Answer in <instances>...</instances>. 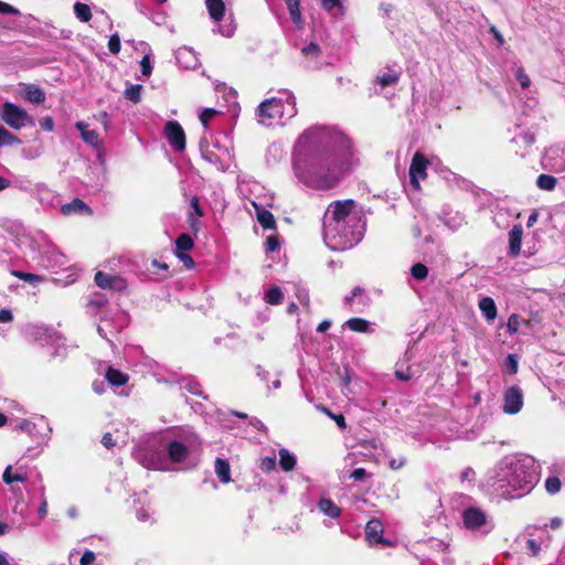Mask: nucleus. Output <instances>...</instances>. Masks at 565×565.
Listing matches in <instances>:
<instances>
[{"instance_id":"obj_1","label":"nucleus","mask_w":565,"mask_h":565,"mask_svg":"<svg viewBox=\"0 0 565 565\" xmlns=\"http://www.w3.org/2000/svg\"><path fill=\"white\" fill-rule=\"evenodd\" d=\"M539 481L536 460L527 455H509L487 473V487L505 499L521 498Z\"/></svg>"},{"instance_id":"obj_2","label":"nucleus","mask_w":565,"mask_h":565,"mask_svg":"<svg viewBox=\"0 0 565 565\" xmlns=\"http://www.w3.org/2000/svg\"><path fill=\"white\" fill-rule=\"evenodd\" d=\"M339 148L332 152L312 154L303 164L294 163L298 180L305 185L316 190H330L334 188L340 178L351 167V142L339 137Z\"/></svg>"},{"instance_id":"obj_3","label":"nucleus","mask_w":565,"mask_h":565,"mask_svg":"<svg viewBox=\"0 0 565 565\" xmlns=\"http://www.w3.org/2000/svg\"><path fill=\"white\" fill-rule=\"evenodd\" d=\"M351 199L332 202L323 217V239L332 250H347L355 246L363 236L361 217Z\"/></svg>"},{"instance_id":"obj_4","label":"nucleus","mask_w":565,"mask_h":565,"mask_svg":"<svg viewBox=\"0 0 565 565\" xmlns=\"http://www.w3.org/2000/svg\"><path fill=\"white\" fill-rule=\"evenodd\" d=\"M297 114L296 97L287 89L280 90L278 97L262 102L256 110L258 122L264 126H271L275 120L282 121L290 119Z\"/></svg>"},{"instance_id":"obj_5","label":"nucleus","mask_w":565,"mask_h":565,"mask_svg":"<svg viewBox=\"0 0 565 565\" xmlns=\"http://www.w3.org/2000/svg\"><path fill=\"white\" fill-rule=\"evenodd\" d=\"M199 445L198 436L191 430H184L178 439L167 444L168 456L172 462H183Z\"/></svg>"},{"instance_id":"obj_6","label":"nucleus","mask_w":565,"mask_h":565,"mask_svg":"<svg viewBox=\"0 0 565 565\" xmlns=\"http://www.w3.org/2000/svg\"><path fill=\"white\" fill-rule=\"evenodd\" d=\"M0 117L8 126L15 130L33 124L31 116L22 107L10 102H6L1 106Z\"/></svg>"},{"instance_id":"obj_7","label":"nucleus","mask_w":565,"mask_h":565,"mask_svg":"<svg viewBox=\"0 0 565 565\" xmlns=\"http://www.w3.org/2000/svg\"><path fill=\"white\" fill-rule=\"evenodd\" d=\"M429 164L427 158L420 153L416 152L413 156L411 167H409V180L411 184L415 190H419V181L424 180L427 177L426 170Z\"/></svg>"},{"instance_id":"obj_8","label":"nucleus","mask_w":565,"mask_h":565,"mask_svg":"<svg viewBox=\"0 0 565 565\" xmlns=\"http://www.w3.org/2000/svg\"><path fill=\"white\" fill-rule=\"evenodd\" d=\"M523 406V393L518 385L508 387L503 394L502 409L505 414H518Z\"/></svg>"},{"instance_id":"obj_9","label":"nucleus","mask_w":565,"mask_h":565,"mask_svg":"<svg viewBox=\"0 0 565 565\" xmlns=\"http://www.w3.org/2000/svg\"><path fill=\"white\" fill-rule=\"evenodd\" d=\"M164 135L169 145L178 152L185 149V134L178 121L170 120L164 126Z\"/></svg>"},{"instance_id":"obj_10","label":"nucleus","mask_w":565,"mask_h":565,"mask_svg":"<svg viewBox=\"0 0 565 565\" xmlns=\"http://www.w3.org/2000/svg\"><path fill=\"white\" fill-rule=\"evenodd\" d=\"M462 520L467 529L478 530L487 524L486 513L478 508H468L462 512Z\"/></svg>"},{"instance_id":"obj_11","label":"nucleus","mask_w":565,"mask_h":565,"mask_svg":"<svg viewBox=\"0 0 565 565\" xmlns=\"http://www.w3.org/2000/svg\"><path fill=\"white\" fill-rule=\"evenodd\" d=\"M383 524L379 520H371L365 526L366 539L370 544L384 543L383 540Z\"/></svg>"},{"instance_id":"obj_12","label":"nucleus","mask_w":565,"mask_h":565,"mask_svg":"<svg viewBox=\"0 0 565 565\" xmlns=\"http://www.w3.org/2000/svg\"><path fill=\"white\" fill-rule=\"evenodd\" d=\"M523 228L520 224H515L509 232V254L516 257L521 250Z\"/></svg>"},{"instance_id":"obj_13","label":"nucleus","mask_w":565,"mask_h":565,"mask_svg":"<svg viewBox=\"0 0 565 565\" xmlns=\"http://www.w3.org/2000/svg\"><path fill=\"white\" fill-rule=\"evenodd\" d=\"M62 212L65 215L93 213L92 209L81 199H74L72 202L62 205Z\"/></svg>"},{"instance_id":"obj_14","label":"nucleus","mask_w":565,"mask_h":565,"mask_svg":"<svg viewBox=\"0 0 565 565\" xmlns=\"http://www.w3.org/2000/svg\"><path fill=\"white\" fill-rule=\"evenodd\" d=\"M77 130L81 131V137L84 142L92 147L98 148L100 145L99 136L95 130H88L87 125L84 121H77L75 124Z\"/></svg>"},{"instance_id":"obj_15","label":"nucleus","mask_w":565,"mask_h":565,"mask_svg":"<svg viewBox=\"0 0 565 565\" xmlns=\"http://www.w3.org/2000/svg\"><path fill=\"white\" fill-rule=\"evenodd\" d=\"M23 97L33 104H42L45 100V93L34 84H28L22 90Z\"/></svg>"},{"instance_id":"obj_16","label":"nucleus","mask_w":565,"mask_h":565,"mask_svg":"<svg viewBox=\"0 0 565 565\" xmlns=\"http://www.w3.org/2000/svg\"><path fill=\"white\" fill-rule=\"evenodd\" d=\"M205 6L210 18L215 22L222 21L225 14V4L223 0H205Z\"/></svg>"},{"instance_id":"obj_17","label":"nucleus","mask_w":565,"mask_h":565,"mask_svg":"<svg viewBox=\"0 0 565 565\" xmlns=\"http://www.w3.org/2000/svg\"><path fill=\"white\" fill-rule=\"evenodd\" d=\"M479 309L487 321L491 322L497 318V306L491 297L480 299Z\"/></svg>"},{"instance_id":"obj_18","label":"nucleus","mask_w":565,"mask_h":565,"mask_svg":"<svg viewBox=\"0 0 565 565\" xmlns=\"http://www.w3.org/2000/svg\"><path fill=\"white\" fill-rule=\"evenodd\" d=\"M28 473L22 468H19L14 473L12 472V466H7L3 471L2 480L6 484H12L13 482H25L28 480Z\"/></svg>"},{"instance_id":"obj_19","label":"nucleus","mask_w":565,"mask_h":565,"mask_svg":"<svg viewBox=\"0 0 565 565\" xmlns=\"http://www.w3.org/2000/svg\"><path fill=\"white\" fill-rule=\"evenodd\" d=\"M254 205L256 209V216H257L258 223L266 230L275 228L276 221H275L273 213L262 206H258L256 204H254Z\"/></svg>"},{"instance_id":"obj_20","label":"nucleus","mask_w":565,"mask_h":565,"mask_svg":"<svg viewBox=\"0 0 565 565\" xmlns=\"http://www.w3.org/2000/svg\"><path fill=\"white\" fill-rule=\"evenodd\" d=\"M214 470L222 483H228L231 481V467L225 459L217 458L214 463Z\"/></svg>"},{"instance_id":"obj_21","label":"nucleus","mask_w":565,"mask_h":565,"mask_svg":"<svg viewBox=\"0 0 565 565\" xmlns=\"http://www.w3.org/2000/svg\"><path fill=\"white\" fill-rule=\"evenodd\" d=\"M105 379L107 380V382L110 385L121 386L128 382L129 376L127 374L120 372L119 370H117L113 366H109L105 374Z\"/></svg>"},{"instance_id":"obj_22","label":"nucleus","mask_w":565,"mask_h":565,"mask_svg":"<svg viewBox=\"0 0 565 565\" xmlns=\"http://www.w3.org/2000/svg\"><path fill=\"white\" fill-rule=\"evenodd\" d=\"M319 510L324 514L332 519H337L341 514V509L330 499L322 498L318 502Z\"/></svg>"},{"instance_id":"obj_23","label":"nucleus","mask_w":565,"mask_h":565,"mask_svg":"<svg viewBox=\"0 0 565 565\" xmlns=\"http://www.w3.org/2000/svg\"><path fill=\"white\" fill-rule=\"evenodd\" d=\"M345 324L351 331L362 332V333H371L373 329L371 328V323L363 318H351Z\"/></svg>"},{"instance_id":"obj_24","label":"nucleus","mask_w":565,"mask_h":565,"mask_svg":"<svg viewBox=\"0 0 565 565\" xmlns=\"http://www.w3.org/2000/svg\"><path fill=\"white\" fill-rule=\"evenodd\" d=\"M291 21L298 26H302V14L299 0H285Z\"/></svg>"},{"instance_id":"obj_25","label":"nucleus","mask_w":565,"mask_h":565,"mask_svg":"<svg viewBox=\"0 0 565 565\" xmlns=\"http://www.w3.org/2000/svg\"><path fill=\"white\" fill-rule=\"evenodd\" d=\"M297 459L289 450L281 448L279 450V465L286 472L291 471L296 466Z\"/></svg>"},{"instance_id":"obj_26","label":"nucleus","mask_w":565,"mask_h":565,"mask_svg":"<svg viewBox=\"0 0 565 565\" xmlns=\"http://www.w3.org/2000/svg\"><path fill=\"white\" fill-rule=\"evenodd\" d=\"M282 299H284V295H282V291L279 287L277 286H274V287H270L266 294H265V297H264V300L268 303V305H273V306H276V305H279L282 302Z\"/></svg>"},{"instance_id":"obj_27","label":"nucleus","mask_w":565,"mask_h":565,"mask_svg":"<svg viewBox=\"0 0 565 565\" xmlns=\"http://www.w3.org/2000/svg\"><path fill=\"white\" fill-rule=\"evenodd\" d=\"M557 184V179L550 174H540L536 179V185L544 191H553Z\"/></svg>"},{"instance_id":"obj_28","label":"nucleus","mask_w":565,"mask_h":565,"mask_svg":"<svg viewBox=\"0 0 565 565\" xmlns=\"http://www.w3.org/2000/svg\"><path fill=\"white\" fill-rule=\"evenodd\" d=\"M194 246V242L189 234H181L175 241V254L177 253H185L192 249Z\"/></svg>"},{"instance_id":"obj_29","label":"nucleus","mask_w":565,"mask_h":565,"mask_svg":"<svg viewBox=\"0 0 565 565\" xmlns=\"http://www.w3.org/2000/svg\"><path fill=\"white\" fill-rule=\"evenodd\" d=\"M20 139L0 125V147L19 145Z\"/></svg>"},{"instance_id":"obj_30","label":"nucleus","mask_w":565,"mask_h":565,"mask_svg":"<svg viewBox=\"0 0 565 565\" xmlns=\"http://www.w3.org/2000/svg\"><path fill=\"white\" fill-rule=\"evenodd\" d=\"M74 13L82 22H88L92 19L90 8L82 2H76L74 4Z\"/></svg>"},{"instance_id":"obj_31","label":"nucleus","mask_w":565,"mask_h":565,"mask_svg":"<svg viewBox=\"0 0 565 565\" xmlns=\"http://www.w3.org/2000/svg\"><path fill=\"white\" fill-rule=\"evenodd\" d=\"M399 79V74L396 72L384 73L381 76H377L376 82L381 85L382 88L392 86L396 84Z\"/></svg>"},{"instance_id":"obj_32","label":"nucleus","mask_w":565,"mask_h":565,"mask_svg":"<svg viewBox=\"0 0 565 565\" xmlns=\"http://www.w3.org/2000/svg\"><path fill=\"white\" fill-rule=\"evenodd\" d=\"M141 90H142L141 85H139V84L131 85L125 89L124 96L130 102L139 103L141 99Z\"/></svg>"},{"instance_id":"obj_33","label":"nucleus","mask_w":565,"mask_h":565,"mask_svg":"<svg viewBox=\"0 0 565 565\" xmlns=\"http://www.w3.org/2000/svg\"><path fill=\"white\" fill-rule=\"evenodd\" d=\"M301 53L305 57L316 60L320 56L321 49L317 43L311 42L301 49Z\"/></svg>"},{"instance_id":"obj_34","label":"nucleus","mask_w":565,"mask_h":565,"mask_svg":"<svg viewBox=\"0 0 565 565\" xmlns=\"http://www.w3.org/2000/svg\"><path fill=\"white\" fill-rule=\"evenodd\" d=\"M411 274L416 280H424L428 276V268L420 263L412 266Z\"/></svg>"},{"instance_id":"obj_35","label":"nucleus","mask_w":565,"mask_h":565,"mask_svg":"<svg viewBox=\"0 0 565 565\" xmlns=\"http://www.w3.org/2000/svg\"><path fill=\"white\" fill-rule=\"evenodd\" d=\"M113 276L114 275H109V274H106L103 271H97L95 274V282L102 289H109V286L111 282L110 279L113 278Z\"/></svg>"},{"instance_id":"obj_36","label":"nucleus","mask_w":565,"mask_h":565,"mask_svg":"<svg viewBox=\"0 0 565 565\" xmlns=\"http://www.w3.org/2000/svg\"><path fill=\"white\" fill-rule=\"evenodd\" d=\"M12 275L18 277L19 279L30 282V284H35V282L43 280V278L39 275L31 274V273H24V271H20V270H13Z\"/></svg>"},{"instance_id":"obj_37","label":"nucleus","mask_w":565,"mask_h":565,"mask_svg":"<svg viewBox=\"0 0 565 565\" xmlns=\"http://www.w3.org/2000/svg\"><path fill=\"white\" fill-rule=\"evenodd\" d=\"M561 480L557 477H548L545 481V489L550 494H556L561 490Z\"/></svg>"},{"instance_id":"obj_38","label":"nucleus","mask_w":565,"mask_h":565,"mask_svg":"<svg viewBox=\"0 0 565 565\" xmlns=\"http://www.w3.org/2000/svg\"><path fill=\"white\" fill-rule=\"evenodd\" d=\"M110 286L109 289L116 290V291H122L127 288V281L122 277L118 275H114L110 279Z\"/></svg>"},{"instance_id":"obj_39","label":"nucleus","mask_w":565,"mask_h":565,"mask_svg":"<svg viewBox=\"0 0 565 565\" xmlns=\"http://www.w3.org/2000/svg\"><path fill=\"white\" fill-rule=\"evenodd\" d=\"M320 409L330 418H332L341 429H344L347 427L345 418L342 414H333L331 411L323 406Z\"/></svg>"},{"instance_id":"obj_40","label":"nucleus","mask_w":565,"mask_h":565,"mask_svg":"<svg viewBox=\"0 0 565 565\" xmlns=\"http://www.w3.org/2000/svg\"><path fill=\"white\" fill-rule=\"evenodd\" d=\"M259 468L265 471L269 472L273 471L276 468V457H265L260 459Z\"/></svg>"},{"instance_id":"obj_41","label":"nucleus","mask_w":565,"mask_h":565,"mask_svg":"<svg viewBox=\"0 0 565 565\" xmlns=\"http://www.w3.org/2000/svg\"><path fill=\"white\" fill-rule=\"evenodd\" d=\"M120 38L117 33L113 34L110 38H109V41H108V50L110 51V53L113 54H118L119 51H120Z\"/></svg>"},{"instance_id":"obj_42","label":"nucleus","mask_w":565,"mask_h":565,"mask_svg":"<svg viewBox=\"0 0 565 565\" xmlns=\"http://www.w3.org/2000/svg\"><path fill=\"white\" fill-rule=\"evenodd\" d=\"M217 114L214 108H205L200 114V121L203 126H207V122Z\"/></svg>"},{"instance_id":"obj_43","label":"nucleus","mask_w":565,"mask_h":565,"mask_svg":"<svg viewBox=\"0 0 565 565\" xmlns=\"http://www.w3.org/2000/svg\"><path fill=\"white\" fill-rule=\"evenodd\" d=\"M508 330L510 333H516L520 327V318L518 315L513 313L508 319Z\"/></svg>"},{"instance_id":"obj_44","label":"nucleus","mask_w":565,"mask_h":565,"mask_svg":"<svg viewBox=\"0 0 565 565\" xmlns=\"http://www.w3.org/2000/svg\"><path fill=\"white\" fill-rule=\"evenodd\" d=\"M515 77L522 88H526L530 86V83H531L530 77L526 75V73L524 72V70L522 67L518 68L516 73H515Z\"/></svg>"},{"instance_id":"obj_45","label":"nucleus","mask_w":565,"mask_h":565,"mask_svg":"<svg viewBox=\"0 0 565 565\" xmlns=\"http://www.w3.org/2000/svg\"><path fill=\"white\" fill-rule=\"evenodd\" d=\"M141 74L149 76L152 72V65L149 55H145L140 61Z\"/></svg>"},{"instance_id":"obj_46","label":"nucleus","mask_w":565,"mask_h":565,"mask_svg":"<svg viewBox=\"0 0 565 565\" xmlns=\"http://www.w3.org/2000/svg\"><path fill=\"white\" fill-rule=\"evenodd\" d=\"M266 252L268 253H273L275 250H277L279 248V241H278V237L277 236H268L266 238Z\"/></svg>"},{"instance_id":"obj_47","label":"nucleus","mask_w":565,"mask_h":565,"mask_svg":"<svg viewBox=\"0 0 565 565\" xmlns=\"http://www.w3.org/2000/svg\"><path fill=\"white\" fill-rule=\"evenodd\" d=\"M367 476L369 475L364 468H356L351 472L350 478L354 479L355 481H363L367 478Z\"/></svg>"},{"instance_id":"obj_48","label":"nucleus","mask_w":565,"mask_h":565,"mask_svg":"<svg viewBox=\"0 0 565 565\" xmlns=\"http://www.w3.org/2000/svg\"><path fill=\"white\" fill-rule=\"evenodd\" d=\"M35 427L36 425L28 419H23L18 426L20 430L26 431L30 435L34 433Z\"/></svg>"},{"instance_id":"obj_49","label":"nucleus","mask_w":565,"mask_h":565,"mask_svg":"<svg viewBox=\"0 0 565 565\" xmlns=\"http://www.w3.org/2000/svg\"><path fill=\"white\" fill-rule=\"evenodd\" d=\"M178 256V258L183 263V265L186 267V268H193L194 267V260L193 258L186 254V253H177L175 254Z\"/></svg>"},{"instance_id":"obj_50","label":"nucleus","mask_w":565,"mask_h":565,"mask_svg":"<svg viewBox=\"0 0 565 565\" xmlns=\"http://www.w3.org/2000/svg\"><path fill=\"white\" fill-rule=\"evenodd\" d=\"M33 329H34L33 337L36 341H41L42 337L50 335V333L52 332V330L44 328V327H34Z\"/></svg>"},{"instance_id":"obj_51","label":"nucleus","mask_w":565,"mask_h":565,"mask_svg":"<svg viewBox=\"0 0 565 565\" xmlns=\"http://www.w3.org/2000/svg\"><path fill=\"white\" fill-rule=\"evenodd\" d=\"M0 13L18 15L20 11L11 4L0 1Z\"/></svg>"},{"instance_id":"obj_52","label":"nucleus","mask_w":565,"mask_h":565,"mask_svg":"<svg viewBox=\"0 0 565 565\" xmlns=\"http://www.w3.org/2000/svg\"><path fill=\"white\" fill-rule=\"evenodd\" d=\"M234 31H235V26L232 23L225 24V25H220L217 28V32L226 38H231L234 34Z\"/></svg>"},{"instance_id":"obj_53","label":"nucleus","mask_w":565,"mask_h":565,"mask_svg":"<svg viewBox=\"0 0 565 565\" xmlns=\"http://www.w3.org/2000/svg\"><path fill=\"white\" fill-rule=\"evenodd\" d=\"M95 554L92 551H85L81 557V565H92L95 562Z\"/></svg>"},{"instance_id":"obj_54","label":"nucleus","mask_w":565,"mask_h":565,"mask_svg":"<svg viewBox=\"0 0 565 565\" xmlns=\"http://www.w3.org/2000/svg\"><path fill=\"white\" fill-rule=\"evenodd\" d=\"M526 547L533 556H536L541 551V545L533 539L526 541Z\"/></svg>"},{"instance_id":"obj_55","label":"nucleus","mask_w":565,"mask_h":565,"mask_svg":"<svg viewBox=\"0 0 565 565\" xmlns=\"http://www.w3.org/2000/svg\"><path fill=\"white\" fill-rule=\"evenodd\" d=\"M507 365L509 367L510 373L514 374L518 372V360L513 354L508 355Z\"/></svg>"},{"instance_id":"obj_56","label":"nucleus","mask_w":565,"mask_h":565,"mask_svg":"<svg viewBox=\"0 0 565 565\" xmlns=\"http://www.w3.org/2000/svg\"><path fill=\"white\" fill-rule=\"evenodd\" d=\"M182 387L193 395H201L200 385L196 382H188Z\"/></svg>"},{"instance_id":"obj_57","label":"nucleus","mask_w":565,"mask_h":565,"mask_svg":"<svg viewBox=\"0 0 565 565\" xmlns=\"http://www.w3.org/2000/svg\"><path fill=\"white\" fill-rule=\"evenodd\" d=\"M13 320V315L10 309H1L0 310V322L7 323Z\"/></svg>"},{"instance_id":"obj_58","label":"nucleus","mask_w":565,"mask_h":565,"mask_svg":"<svg viewBox=\"0 0 565 565\" xmlns=\"http://www.w3.org/2000/svg\"><path fill=\"white\" fill-rule=\"evenodd\" d=\"M321 6L324 10L331 11L335 7L340 6V0H322Z\"/></svg>"},{"instance_id":"obj_59","label":"nucleus","mask_w":565,"mask_h":565,"mask_svg":"<svg viewBox=\"0 0 565 565\" xmlns=\"http://www.w3.org/2000/svg\"><path fill=\"white\" fill-rule=\"evenodd\" d=\"M406 460L404 457H401V458H392L390 460V467L394 470H397L399 468H402L404 465H405Z\"/></svg>"},{"instance_id":"obj_60","label":"nucleus","mask_w":565,"mask_h":565,"mask_svg":"<svg viewBox=\"0 0 565 565\" xmlns=\"http://www.w3.org/2000/svg\"><path fill=\"white\" fill-rule=\"evenodd\" d=\"M395 376L396 379H398L399 381H409L413 376V374L407 370V371H395Z\"/></svg>"},{"instance_id":"obj_61","label":"nucleus","mask_w":565,"mask_h":565,"mask_svg":"<svg viewBox=\"0 0 565 565\" xmlns=\"http://www.w3.org/2000/svg\"><path fill=\"white\" fill-rule=\"evenodd\" d=\"M363 292H364V290L361 287H355L352 290L351 296H347L344 298L345 303H351L355 297L361 296Z\"/></svg>"},{"instance_id":"obj_62","label":"nucleus","mask_w":565,"mask_h":565,"mask_svg":"<svg viewBox=\"0 0 565 565\" xmlns=\"http://www.w3.org/2000/svg\"><path fill=\"white\" fill-rule=\"evenodd\" d=\"M150 513L148 510L141 508L137 511V519L140 521V522H147L150 520Z\"/></svg>"},{"instance_id":"obj_63","label":"nucleus","mask_w":565,"mask_h":565,"mask_svg":"<svg viewBox=\"0 0 565 565\" xmlns=\"http://www.w3.org/2000/svg\"><path fill=\"white\" fill-rule=\"evenodd\" d=\"M102 444L106 447V448H111L113 446H115V441L113 439V436L110 433H106L103 438H102Z\"/></svg>"},{"instance_id":"obj_64","label":"nucleus","mask_w":565,"mask_h":565,"mask_svg":"<svg viewBox=\"0 0 565 565\" xmlns=\"http://www.w3.org/2000/svg\"><path fill=\"white\" fill-rule=\"evenodd\" d=\"M191 207H192V211L194 214H196L198 216H202L203 215V212L200 207V203H199V200L198 198H192L191 200Z\"/></svg>"}]
</instances>
